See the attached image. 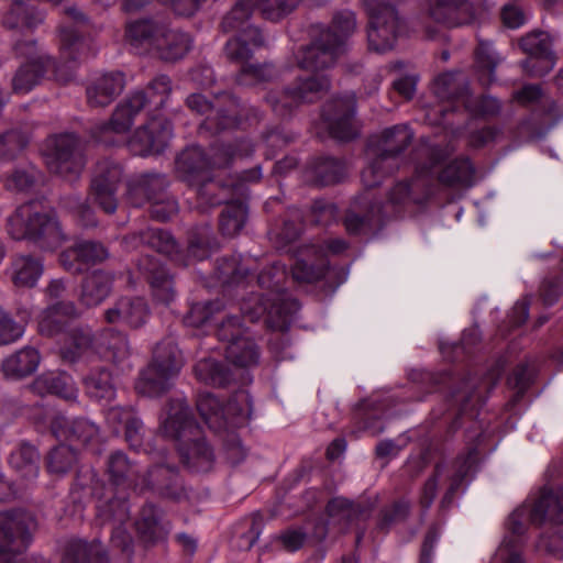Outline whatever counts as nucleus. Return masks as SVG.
I'll list each match as a JSON object with an SVG mask.
<instances>
[{"instance_id":"40","label":"nucleus","mask_w":563,"mask_h":563,"mask_svg":"<svg viewBox=\"0 0 563 563\" xmlns=\"http://www.w3.org/2000/svg\"><path fill=\"white\" fill-rule=\"evenodd\" d=\"M44 15L26 7L22 0H12V7L3 16V23L8 27L34 29L43 22Z\"/></svg>"},{"instance_id":"42","label":"nucleus","mask_w":563,"mask_h":563,"mask_svg":"<svg viewBox=\"0 0 563 563\" xmlns=\"http://www.w3.org/2000/svg\"><path fill=\"white\" fill-rule=\"evenodd\" d=\"M356 30V18L351 11L340 12L334 15L331 26L322 33H331L330 43L339 45L340 52L343 54L346 48L347 37Z\"/></svg>"},{"instance_id":"11","label":"nucleus","mask_w":563,"mask_h":563,"mask_svg":"<svg viewBox=\"0 0 563 563\" xmlns=\"http://www.w3.org/2000/svg\"><path fill=\"white\" fill-rule=\"evenodd\" d=\"M42 155L47 169L65 180L77 179L85 167V156L75 134H54L46 139Z\"/></svg>"},{"instance_id":"39","label":"nucleus","mask_w":563,"mask_h":563,"mask_svg":"<svg viewBox=\"0 0 563 563\" xmlns=\"http://www.w3.org/2000/svg\"><path fill=\"white\" fill-rule=\"evenodd\" d=\"M9 463L26 482H32L38 475V453L32 445L22 444L19 446L11 453Z\"/></svg>"},{"instance_id":"23","label":"nucleus","mask_w":563,"mask_h":563,"mask_svg":"<svg viewBox=\"0 0 563 563\" xmlns=\"http://www.w3.org/2000/svg\"><path fill=\"white\" fill-rule=\"evenodd\" d=\"M241 310L250 321H257L263 314H267L266 323L268 328L276 331H286L290 323L288 305L280 298L269 306L263 302V299L254 295L242 303Z\"/></svg>"},{"instance_id":"44","label":"nucleus","mask_w":563,"mask_h":563,"mask_svg":"<svg viewBox=\"0 0 563 563\" xmlns=\"http://www.w3.org/2000/svg\"><path fill=\"white\" fill-rule=\"evenodd\" d=\"M328 269L327 260L318 256L313 261L300 258L295 263L291 274L292 278L299 283H316L323 278Z\"/></svg>"},{"instance_id":"28","label":"nucleus","mask_w":563,"mask_h":563,"mask_svg":"<svg viewBox=\"0 0 563 563\" xmlns=\"http://www.w3.org/2000/svg\"><path fill=\"white\" fill-rule=\"evenodd\" d=\"M422 198V176L416 172L411 177L397 181L387 194L385 208L393 211L409 209L419 205Z\"/></svg>"},{"instance_id":"10","label":"nucleus","mask_w":563,"mask_h":563,"mask_svg":"<svg viewBox=\"0 0 563 563\" xmlns=\"http://www.w3.org/2000/svg\"><path fill=\"white\" fill-rule=\"evenodd\" d=\"M181 366L183 357L176 344L170 340L159 343L152 363L141 373L137 391L150 397L161 396L170 388Z\"/></svg>"},{"instance_id":"45","label":"nucleus","mask_w":563,"mask_h":563,"mask_svg":"<svg viewBox=\"0 0 563 563\" xmlns=\"http://www.w3.org/2000/svg\"><path fill=\"white\" fill-rule=\"evenodd\" d=\"M247 208L238 201L228 203L221 213L220 230L227 236L236 235L245 224Z\"/></svg>"},{"instance_id":"63","label":"nucleus","mask_w":563,"mask_h":563,"mask_svg":"<svg viewBox=\"0 0 563 563\" xmlns=\"http://www.w3.org/2000/svg\"><path fill=\"white\" fill-rule=\"evenodd\" d=\"M538 549L548 552L555 558L563 556V534L554 530L549 534H542L538 542Z\"/></svg>"},{"instance_id":"37","label":"nucleus","mask_w":563,"mask_h":563,"mask_svg":"<svg viewBox=\"0 0 563 563\" xmlns=\"http://www.w3.org/2000/svg\"><path fill=\"white\" fill-rule=\"evenodd\" d=\"M64 563H108L102 544L99 541L87 543L82 540L69 542Z\"/></svg>"},{"instance_id":"27","label":"nucleus","mask_w":563,"mask_h":563,"mask_svg":"<svg viewBox=\"0 0 563 563\" xmlns=\"http://www.w3.org/2000/svg\"><path fill=\"white\" fill-rule=\"evenodd\" d=\"M430 15L449 26L474 21V5L467 0H430Z\"/></svg>"},{"instance_id":"8","label":"nucleus","mask_w":563,"mask_h":563,"mask_svg":"<svg viewBox=\"0 0 563 563\" xmlns=\"http://www.w3.org/2000/svg\"><path fill=\"white\" fill-rule=\"evenodd\" d=\"M8 231L15 240H33L44 249L57 247L63 241L56 219L36 201L16 209L8 220Z\"/></svg>"},{"instance_id":"19","label":"nucleus","mask_w":563,"mask_h":563,"mask_svg":"<svg viewBox=\"0 0 563 563\" xmlns=\"http://www.w3.org/2000/svg\"><path fill=\"white\" fill-rule=\"evenodd\" d=\"M14 51L27 60L16 70L12 79V89L18 95H25L38 84L44 73L52 65V60L37 55L34 41L16 43Z\"/></svg>"},{"instance_id":"22","label":"nucleus","mask_w":563,"mask_h":563,"mask_svg":"<svg viewBox=\"0 0 563 563\" xmlns=\"http://www.w3.org/2000/svg\"><path fill=\"white\" fill-rule=\"evenodd\" d=\"M122 178V169L117 163L104 161L97 165L91 181V197L107 213L117 210L115 190Z\"/></svg>"},{"instance_id":"9","label":"nucleus","mask_w":563,"mask_h":563,"mask_svg":"<svg viewBox=\"0 0 563 563\" xmlns=\"http://www.w3.org/2000/svg\"><path fill=\"white\" fill-rule=\"evenodd\" d=\"M368 22L366 37L368 48L384 54L395 48L401 31V20L389 0H363Z\"/></svg>"},{"instance_id":"21","label":"nucleus","mask_w":563,"mask_h":563,"mask_svg":"<svg viewBox=\"0 0 563 563\" xmlns=\"http://www.w3.org/2000/svg\"><path fill=\"white\" fill-rule=\"evenodd\" d=\"M521 48L530 56L522 63L530 76H543L553 69L555 57L551 48V37L547 32H533L520 42Z\"/></svg>"},{"instance_id":"43","label":"nucleus","mask_w":563,"mask_h":563,"mask_svg":"<svg viewBox=\"0 0 563 563\" xmlns=\"http://www.w3.org/2000/svg\"><path fill=\"white\" fill-rule=\"evenodd\" d=\"M87 394L96 399L111 400L115 396V388L111 373L104 368L92 371L85 378Z\"/></svg>"},{"instance_id":"25","label":"nucleus","mask_w":563,"mask_h":563,"mask_svg":"<svg viewBox=\"0 0 563 563\" xmlns=\"http://www.w3.org/2000/svg\"><path fill=\"white\" fill-rule=\"evenodd\" d=\"M51 428L56 438L87 445L97 442L99 439V428L87 419L68 420L66 417L56 416Z\"/></svg>"},{"instance_id":"18","label":"nucleus","mask_w":563,"mask_h":563,"mask_svg":"<svg viewBox=\"0 0 563 563\" xmlns=\"http://www.w3.org/2000/svg\"><path fill=\"white\" fill-rule=\"evenodd\" d=\"M244 329L238 316H227L218 328V338L228 341L225 357L232 364L240 367L256 365L260 353L256 344L250 338L243 335Z\"/></svg>"},{"instance_id":"52","label":"nucleus","mask_w":563,"mask_h":563,"mask_svg":"<svg viewBox=\"0 0 563 563\" xmlns=\"http://www.w3.org/2000/svg\"><path fill=\"white\" fill-rule=\"evenodd\" d=\"M150 283L154 298L168 305L175 298L173 282L165 267L159 266L151 272Z\"/></svg>"},{"instance_id":"4","label":"nucleus","mask_w":563,"mask_h":563,"mask_svg":"<svg viewBox=\"0 0 563 563\" xmlns=\"http://www.w3.org/2000/svg\"><path fill=\"white\" fill-rule=\"evenodd\" d=\"M254 2L255 0L236 1L222 21L225 32H236V35L228 41L224 52L230 60L243 64L236 80L240 85L246 86L269 80L274 76L271 65L245 64L251 57L253 48L263 45L260 30L249 23V19L254 12Z\"/></svg>"},{"instance_id":"14","label":"nucleus","mask_w":563,"mask_h":563,"mask_svg":"<svg viewBox=\"0 0 563 563\" xmlns=\"http://www.w3.org/2000/svg\"><path fill=\"white\" fill-rule=\"evenodd\" d=\"M211 164L199 146H189L176 159L178 176L190 186L197 187L198 198L206 205L216 206L223 201L216 195L221 190L210 178Z\"/></svg>"},{"instance_id":"35","label":"nucleus","mask_w":563,"mask_h":563,"mask_svg":"<svg viewBox=\"0 0 563 563\" xmlns=\"http://www.w3.org/2000/svg\"><path fill=\"white\" fill-rule=\"evenodd\" d=\"M34 388L38 393L57 395L60 398L71 400L77 396L73 378L65 373H47L34 382Z\"/></svg>"},{"instance_id":"48","label":"nucleus","mask_w":563,"mask_h":563,"mask_svg":"<svg viewBox=\"0 0 563 563\" xmlns=\"http://www.w3.org/2000/svg\"><path fill=\"white\" fill-rule=\"evenodd\" d=\"M60 54L69 62L82 57L86 54L87 44L78 32L71 26H62L59 30Z\"/></svg>"},{"instance_id":"47","label":"nucleus","mask_w":563,"mask_h":563,"mask_svg":"<svg viewBox=\"0 0 563 563\" xmlns=\"http://www.w3.org/2000/svg\"><path fill=\"white\" fill-rule=\"evenodd\" d=\"M313 173L321 185H332L345 178L347 168L343 162L325 157L314 164Z\"/></svg>"},{"instance_id":"32","label":"nucleus","mask_w":563,"mask_h":563,"mask_svg":"<svg viewBox=\"0 0 563 563\" xmlns=\"http://www.w3.org/2000/svg\"><path fill=\"white\" fill-rule=\"evenodd\" d=\"M477 461L478 453L474 448L470 449L465 456L456 459L450 476V486L443 498V504H450L454 495L468 484L470 478L476 468Z\"/></svg>"},{"instance_id":"50","label":"nucleus","mask_w":563,"mask_h":563,"mask_svg":"<svg viewBox=\"0 0 563 563\" xmlns=\"http://www.w3.org/2000/svg\"><path fill=\"white\" fill-rule=\"evenodd\" d=\"M196 377L209 385L223 386L230 380L229 372L219 362L208 358L195 366Z\"/></svg>"},{"instance_id":"62","label":"nucleus","mask_w":563,"mask_h":563,"mask_svg":"<svg viewBox=\"0 0 563 563\" xmlns=\"http://www.w3.org/2000/svg\"><path fill=\"white\" fill-rule=\"evenodd\" d=\"M327 511L330 517H342L352 520L358 511V506H355L349 499L336 497L329 501Z\"/></svg>"},{"instance_id":"26","label":"nucleus","mask_w":563,"mask_h":563,"mask_svg":"<svg viewBox=\"0 0 563 563\" xmlns=\"http://www.w3.org/2000/svg\"><path fill=\"white\" fill-rule=\"evenodd\" d=\"M109 256L107 249L97 242L84 241L67 249L60 255V263L65 269L79 273L84 265L99 263Z\"/></svg>"},{"instance_id":"15","label":"nucleus","mask_w":563,"mask_h":563,"mask_svg":"<svg viewBox=\"0 0 563 563\" xmlns=\"http://www.w3.org/2000/svg\"><path fill=\"white\" fill-rule=\"evenodd\" d=\"M433 91L438 98L452 101L455 108L462 104L475 115H494L499 112V101L490 96L473 100L465 79L455 73L440 75L433 82Z\"/></svg>"},{"instance_id":"60","label":"nucleus","mask_w":563,"mask_h":563,"mask_svg":"<svg viewBox=\"0 0 563 563\" xmlns=\"http://www.w3.org/2000/svg\"><path fill=\"white\" fill-rule=\"evenodd\" d=\"M486 383L477 385L474 378H467L463 383L462 389H460L454 396L457 400H461L462 407L466 410L470 406H475L476 402L482 400V390L486 388Z\"/></svg>"},{"instance_id":"64","label":"nucleus","mask_w":563,"mask_h":563,"mask_svg":"<svg viewBox=\"0 0 563 563\" xmlns=\"http://www.w3.org/2000/svg\"><path fill=\"white\" fill-rule=\"evenodd\" d=\"M134 418L136 417L130 408L111 407L106 412V421L114 432H119L121 427L128 426Z\"/></svg>"},{"instance_id":"20","label":"nucleus","mask_w":563,"mask_h":563,"mask_svg":"<svg viewBox=\"0 0 563 563\" xmlns=\"http://www.w3.org/2000/svg\"><path fill=\"white\" fill-rule=\"evenodd\" d=\"M355 98L354 95L334 99L323 110V120L330 134L341 141L354 139L358 129L354 120Z\"/></svg>"},{"instance_id":"53","label":"nucleus","mask_w":563,"mask_h":563,"mask_svg":"<svg viewBox=\"0 0 563 563\" xmlns=\"http://www.w3.org/2000/svg\"><path fill=\"white\" fill-rule=\"evenodd\" d=\"M300 0H255L254 11L258 10L263 18L278 21L289 14Z\"/></svg>"},{"instance_id":"55","label":"nucleus","mask_w":563,"mask_h":563,"mask_svg":"<svg viewBox=\"0 0 563 563\" xmlns=\"http://www.w3.org/2000/svg\"><path fill=\"white\" fill-rule=\"evenodd\" d=\"M287 273L285 265L274 264L268 269L261 272L257 276V284L267 289H272L280 297L282 285L286 279Z\"/></svg>"},{"instance_id":"1","label":"nucleus","mask_w":563,"mask_h":563,"mask_svg":"<svg viewBox=\"0 0 563 563\" xmlns=\"http://www.w3.org/2000/svg\"><path fill=\"white\" fill-rule=\"evenodd\" d=\"M172 90L168 76L155 77L145 88L132 91L119 102L110 121L97 128L96 136L102 139L109 131L126 133L135 117L146 111L150 120L133 133L128 143L129 150L139 156L161 154L173 137V128L167 120H161L155 113L167 104Z\"/></svg>"},{"instance_id":"61","label":"nucleus","mask_w":563,"mask_h":563,"mask_svg":"<svg viewBox=\"0 0 563 563\" xmlns=\"http://www.w3.org/2000/svg\"><path fill=\"white\" fill-rule=\"evenodd\" d=\"M24 331V325L15 322L8 314L0 317V345L14 343L23 336Z\"/></svg>"},{"instance_id":"59","label":"nucleus","mask_w":563,"mask_h":563,"mask_svg":"<svg viewBox=\"0 0 563 563\" xmlns=\"http://www.w3.org/2000/svg\"><path fill=\"white\" fill-rule=\"evenodd\" d=\"M142 240L147 242L152 247L156 249L159 253L170 254L176 249V242L168 232L161 229H150L147 232L142 233Z\"/></svg>"},{"instance_id":"57","label":"nucleus","mask_w":563,"mask_h":563,"mask_svg":"<svg viewBox=\"0 0 563 563\" xmlns=\"http://www.w3.org/2000/svg\"><path fill=\"white\" fill-rule=\"evenodd\" d=\"M98 515L103 521L123 522L129 517V508L123 498H114L98 505Z\"/></svg>"},{"instance_id":"38","label":"nucleus","mask_w":563,"mask_h":563,"mask_svg":"<svg viewBox=\"0 0 563 563\" xmlns=\"http://www.w3.org/2000/svg\"><path fill=\"white\" fill-rule=\"evenodd\" d=\"M475 169L468 158L462 157L449 163L439 174L441 184L450 187H471Z\"/></svg>"},{"instance_id":"13","label":"nucleus","mask_w":563,"mask_h":563,"mask_svg":"<svg viewBox=\"0 0 563 563\" xmlns=\"http://www.w3.org/2000/svg\"><path fill=\"white\" fill-rule=\"evenodd\" d=\"M197 408L205 422L216 432L236 428L250 419L251 399L246 391L241 390L223 407L217 397L202 394L197 400Z\"/></svg>"},{"instance_id":"7","label":"nucleus","mask_w":563,"mask_h":563,"mask_svg":"<svg viewBox=\"0 0 563 563\" xmlns=\"http://www.w3.org/2000/svg\"><path fill=\"white\" fill-rule=\"evenodd\" d=\"M413 139V132L406 124L385 129L374 136L368 144V163L362 170V184L373 188L383 183L385 177L399 167V154L405 151Z\"/></svg>"},{"instance_id":"33","label":"nucleus","mask_w":563,"mask_h":563,"mask_svg":"<svg viewBox=\"0 0 563 563\" xmlns=\"http://www.w3.org/2000/svg\"><path fill=\"white\" fill-rule=\"evenodd\" d=\"M97 352L106 360L120 363L130 355L125 334L113 330L102 331L95 342Z\"/></svg>"},{"instance_id":"16","label":"nucleus","mask_w":563,"mask_h":563,"mask_svg":"<svg viewBox=\"0 0 563 563\" xmlns=\"http://www.w3.org/2000/svg\"><path fill=\"white\" fill-rule=\"evenodd\" d=\"M34 517L25 510L0 512V556L20 558L33 539Z\"/></svg>"},{"instance_id":"54","label":"nucleus","mask_w":563,"mask_h":563,"mask_svg":"<svg viewBox=\"0 0 563 563\" xmlns=\"http://www.w3.org/2000/svg\"><path fill=\"white\" fill-rule=\"evenodd\" d=\"M29 143V136L16 130L0 135V159L14 157Z\"/></svg>"},{"instance_id":"3","label":"nucleus","mask_w":563,"mask_h":563,"mask_svg":"<svg viewBox=\"0 0 563 563\" xmlns=\"http://www.w3.org/2000/svg\"><path fill=\"white\" fill-rule=\"evenodd\" d=\"M563 525V489L544 488L539 496L529 498L518 507L506 521V536L497 549L496 563H525L519 551L521 537L529 523Z\"/></svg>"},{"instance_id":"12","label":"nucleus","mask_w":563,"mask_h":563,"mask_svg":"<svg viewBox=\"0 0 563 563\" xmlns=\"http://www.w3.org/2000/svg\"><path fill=\"white\" fill-rule=\"evenodd\" d=\"M108 473L115 485H124L140 490L147 488L163 490L175 476V468L157 464L145 474H140L128 456L123 452L117 451L108 459Z\"/></svg>"},{"instance_id":"24","label":"nucleus","mask_w":563,"mask_h":563,"mask_svg":"<svg viewBox=\"0 0 563 563\" xmlns=\"http://www.w3.org/2000/svg\"><path fill=\"white\" fill-rule=\"evenodd\" d=\"M148 316V306L141 297H121L104 311L108 323H124L131 328L143 325Z\"/></svg>"},{"instance_id":"34","label":"nucleus","mask_w":563,"mask_h":563,"mask_svg":"<svg viewBox=\"0 0 563 563\" xmlns=\"http://www.w3.org/2000/svg\"><path fill=\"white\" fill-rule=\"evenodd\" d=\"M40 354L33 347H24L2 362V371L7 377L21 378L36 371Z\"/></svg>"},{"instance_id":"17","label":"nucleus","mask_w":563,"mask_h":563,"mask_svg":"<svg viewBox=\"0 0 563 563\" xmlns=\"http://www.w3.org/2000/svg\"><path fill=\"white\" fill-rule=\"evenodd\" d=\"M216 106L202 95L194 93L187 98V106L200 114H206L202 128L218 133L232 129L241 123V106L230 95L223 93L216 98Z\"/></svg>"},{"instance_id":"58","label":"nucleus","mask_w":563,"mask_h":563,"mask_svg":"<svg viewBox=\"0 0 563 563\" xmlns=\"http://www.w3.org/2000/svg\"><path fill=\"white\" fill-rule=\"evenodd\" d=\"M137 530L147 537L154 539L159 536L162 528L159 526V515L154 506H147L143 509L141 519L136 522Z\"/></svg>"},{"instance_id":"6","label":"nucleus","mask_w":563,"mask_h":563,"mask_svg":"<svg viewBox=\"0 0 563 563\" xmlns=\"http://www.w3.org/2000/svg\"><path fill=\"white\" fill-rule=\"evenodd\" d=\"M124 38L133 48L150 52L165 62L184 58L192 45L189 34L153 19L129 22Z\"/></svg>"},{"instance_id":"31","label":"nucleus","mask_w":563,"mask_h":563,"mask_svg":"<svg viewBox=\"0 0 563 563\" xmlns=\"http://www.w3.org/2000/svg\"><path fill=\"white\" fill-rule=\"evenodd\" d=\"M113 275L98 269L88 275L81 285L79 301L90 308L104 301L111 292Z\"/></svg>"},{"instance_id":"46","label":"nucleus","mask_w":563,"mask_h":563,"mask_svg":"<svg viewBox=\"0 0 563 563\" xmlns=\"http://www.w3.org/2000/svg\"><path fill=\"white\" fill-rule=\"evenodd\" d=\"M223 308V303L220 300L194 303L186 314L184 322L192 328L208 325Z\"/></svg>"},{"instance_id":"29","label":"nucleus","mask_w":563,"mask_h":563,"mask_svg":"<svg viewBox=\"0 0 563 563\" xmlns=\"http://www.w3.org/2000/svg\"><path fill=\"white\" fill-rule=\"evenodd\" d=\"M125 85L124 75L120 71H111L96 78L87 88V99L91 107H107Z\"/></svg>"},{"instance_id":"5","label":"nucleus","mask_w":563,"mask_h":563,"mask_svg":"<svg viewBox=\"0 0 563 563\" xmlns=\"http://www.w3.org/2000/svg\"><path fill=\"white\" fill-rule=\"evenodd\" d=\"M162 433L176 441L181 462L196 472H207L212 466L213 453L206 444L200 427L194 421L187 404L181 399L170 401L161 423Z\"/></svg>"},{"instance_id":"2","label":"nucleus","mask_w":563,"mask_h":563,"mask_svg":"<svg viewBox=\"0 0 563 563\" xmlns=\"http://www.w3.org/2000/svg\"><path fill=\"white\" fill-rule=\"evenodd\" d=\"M330 36L331 33H321L318 40L297 56L299 67L311 71V76L300 80L291 89L267 95V102L278 115L288 114L294 107L301 102H312L319 99L329 89L330 80L328 76L320 73L333 66L339 56L342 55L340 52L341 44L332 45Z\"/></svg>"},{"instance_id":"56","label":"nucleus","mask_w":563,"mask_h":563,"mask_svg":"<svg viewBox=\"0 0 563 563\" xmlns=\"http://www.w3.org/2000/svg\"><path fill=\"white\" fill-rule=\"evenodd\" d=\"M37 170L34 166L16 168L5 178V187L10 190L23 191L32 187L36 180Z\"/></svg>"},{"instance_id":"30","label":"nucleus","mask_w":563,"mask_h":563,"mask_svg":"<svg viewBox=\"0 0 563 563\" xmlns=\"http://www.w3.org/2000/svg\"><path fill=\"white\" fill-rule=\"evenodd\" d=\"M78 316L73 301H57L44 309L38 316V331L47 336L60 333L68 321Z\"/></svg>"},{"instance_id":"36","label":"nucleus","mask_w":563,"mask_h":563,"mask_svg":"<svg viewBox=\"0 0 563 563\" xmlns=\"http://www.w3.org/2000/svg\"><path fill=\"white\" fill-rule=\"evenodd\" d=\"M11 268V278L16 287H33L43 274L42 262L30 255L16 256Z\"/></svg>"},{"instance_id":"49","label":"nucleus","mask_w":563,"mask_h":563,"mask_svg":"<svg viewBox=\"0 0 563 563\" xmlns=\"http://www.w3.org/2000/svg\"><path fill=\"white\" fill-rule=\"evenodd\" d=\"M499 62L492 44L481 42L476 51V66L483 85H489L495 80V69Z\"/></svg>"},{"instance_id":"41","label":"nucleus","mask_w":563,"mask_h":563,"mask_svg":"<svg viewBox=\"0 0 563 563\" xmlns=\"http://www.w3.org/2000/svg\"><path fill=\"white\" fill-rule=\"evenodd\" d=\"M167 186V180L164 176L158 174H145L140 179L130 186L129 196L131 202L135 206L142 203V197L144 200H152L155 195L163 191Z\"/></svg>"},{"instance_id":"51","label":"nucleus","mask_w":563,"mask_h":563,"mask_svg":"<svg viewBox=\"0 0 563 563\" xmlns=\"http://www.w3.org/2000/svg\"><path fill=\"white\" fill-rule=\"evenodd\" d=\"M77 462V453L69 445L54 448L47 456V470L57 475L69 472Z\"/></svg>"}]
</instances>
